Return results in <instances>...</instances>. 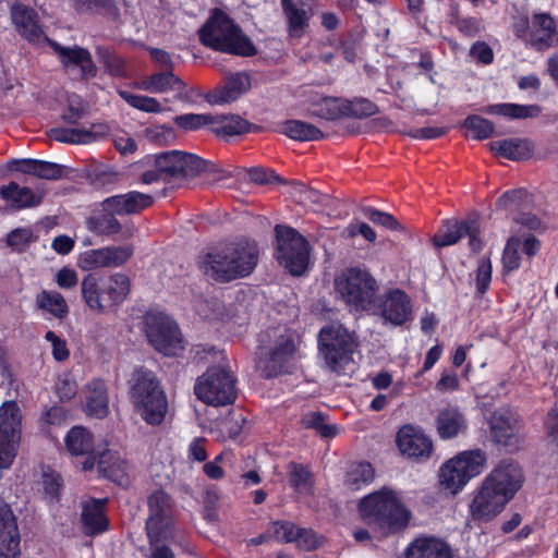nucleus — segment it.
<instances>
[{
  "instance_id": "de8ad7c7",
  "label": "nucleus",
  "mask_w": 558,
  "mask_h": 558,
  "mask_svg": "<svg viewBox=\"0 0 558 558\" xmlns=\"http://www.w3.org/2000/svg\"><path fill=\"white\" fill-rule=\"evenodd\" d=\"M119 95L130 106L138 110L154 113L161 111V105L156 98L142 95H134L126 90H119Z\"/></svg>"
},
{
  "instance_id": "58836bf2",
  "label": "nucleus",
  "mask_w": 558,
  "mask_h": 558,
  "mask_svg": "<svg viewBox=\"0 0 558 558\" xmlns=\"http://www.w3.org/2000/svg\"><path fill=\"white\" fill-rule=\"evenodd\" d=\"M35 302L37 308L48 312L57 318H63L69 313L64 298L56 291H41L36 295Z\"/></svg>"
},
{
  "instance_id": "f3484780",
  "label": "nucleus",
  "mask_w": 558,
  "mask_h": 558,
  "mask_svg": "<svg viewBox=\"0 0 558 558\" xmlns=\"http://www.w3.org/2000/svg\"><path fill=\"white\" fill-rule=\"evenodd\" d=\"M149 517L146 531L150 542H158L170 535L172 501L163 490H156L148 498Z\"/></svg>"
},
{
  "instance_id": "20e7f679",
  "label": "nucleus",
  "mask_w": 558,
  "mask_h": 558,
  "mask_svg": "<svg viewBox=\"0 0 558 558\" xmlns=\"http://www.w3.org/2000/svg\"><path fill=\"white\" fill-rule=\"evenodd\" d=\"M293 333L286 327H272L259 335L256 367L265 378L289 371L295 354Z\"/></svg>"
},
{
  "instance_id": "6e6d98bb",
  "label": "nucleus",
  "mask_w": 558,
  "mask_h": 558,
  "mask_svg": "<svg viewBox=\"0 0 558 558\" xmlns=\"http://www.w3.org/2000/svg\"><path fill=\"white\" fill-rule=\"evenodd\" d=\"M129 215H135L150 207L154 204V197L141 192H129L125 194Z\"/></svg>"
},
{
  "instance_id": "3c124183",
  "label": "nucleus",
  "mask_w": 558,
  "mask_h": 558,
  "mask_svg": "<svg viewBox=\"0 0 558 558\" xmlns=\"http://www.w3.org/2000/svg\"><path fill=\"white\" fill-rule=\"evenodd\" d=\"M290 483L299 492H310L313 486L312 474L310 471L298 463H290Z\"/></svg>"
},
{
  "instance_id": "5701e85b",
  "label": "nucleus",
  "mask_w": 558,
  "mask_h": 558,
  "mask_svg": "<svg viewBox=\"0 0 558 558\" xmlns=\"http://www.w3.org/2000/svg\"><path fill=\"white\" fill-rule=\"evenodd\" d=\"M20 534L10 507L0 499V558H14L19 555Z\"/></svg>"
},
{
  "instance_id": "9b49d317",
  "label": "nucleus",
  "mask_w": 558,
  "mask_h": 558,
  "mask_svg": "<svg viewBox=\"0 0 558 558\" xmlns=\"http://www.w3.org/2000/svg\"><path fill=\"white\" fill-rule=\"evenodd\" d=\"M485 464L486 454L481 449L463 451L441 466L439 482L450 492L457 493L472 477L481 474Z\"/></svg>"
},
{
  "instance_id": "a19ab883",
  "label": "nucleus",
  "mask_w": 558,
  "mask_h": 558,
  "mask_svg": "<svg viewBox=\"0 0 558 558\" xmlns=\"http://www.w3.org/2000/svg\"><path fill=\"white\" fill-rule=\"evenodd\" d=\"M374 477V470L368 462L353 463L349 468L344 478V485L357 490L363 484L369 483Z\"/></svg>"
},
{
  "instance_id": "69168bd1",
  "label": "nucleus",
  "mask_w": 558,
  "mask_h": 558,
  "mask_svg": "<svg viewBox=\"0 0 558 558\" xmlns=\"http://www.w3.org/2000/svg\"><path fill=\"white\" fill-rule=\"evenodd\" d=\"M558 44V32H533L531 36V46L538 51L547 50Z\"/></svg>"
},
{
  "instance_id": "603ef678",
  "label": "nucleus",
  "mask_w": 558,
  "mask_h": 558,
  "mask_svg": "<svg viewBox=\"0 0 558 558\" xmlns=\"http://www.w3.org/2000/svg\"><path fill=\"white\" fill-rule=\"evenodd\" d=\"M35 239L31 229L17 228L7 235V244L15 252H24Z\"/></svg>"
},
{
  "instance_id": "4d7b16f0",
  "label": "nucleus",
  "mask_w": 558,
  "mask_h": 558,
  "mask_svg": "<svg viewBox=\"0 0 558 558\" xmlns=\"http://www.w3.org/2000/svg\"><path fill=\"white\" fill-rule=\"evenodd\" d=\"M481 111L487 114H499L511 119L523 118V106L515 104L492 105L482 108Z\"/></svg>"
},
{
  "instance_id": "7ed1b4c3",
  "label": "nucleus",
  "mask_w": 558,
  "mask_h": 558,
  "mask_svg": "<svg viewBox=\"0 0 558 558\" xmlns=\"http://www.w3.org/2000/svg\"><path fill=\"white\" fill-rule=\"evenodd\" d=\"M359 511L363 521L386 534L403 531L412 517L398 494L386 487L364 497Z\"/></svg>"
},
{
  "instance_id": "a18cd8bd",
  "label": "nucleus",
  "mask_w": 558,
  "mask_h": 558,
  "mask_svg": "<svg viewBox=\"0 0 558 558\" xmlns=\"http://www.w3.org/2000/svg\"><path fill=\"white\" fill-rule=\"evenodd\" d=\"M97 54L99 62L104 64L106 71L112 76H125V62L124 60L111 52L108 48L97 47Z\"/></svg>"
},
{
  "instance_id": "ddd939ff",
  "label": "nucleus",
  "mask_w": 558,
  "mask_h": 558,
  "mask_svg": "<svg viewBox=\"0 0 558 558\" xmlns=\"http://www.w3.org/2000/svg\"><path fill=\"white\" fill-rule=\"evenodd\" d=\"M145 332L150 344L165 355H177L183 349L178 325L165 314L148 313Z\"/></svg>"
},
{
  "instance_id": "7c9ffc66",
  "label": "nucleus",
  "mask_w": 558,
  "mask_h": 558,
  "mask_svg": "<svg viewBox=\"0 0 558 558\" xmlns=\"http://www.w3.org/2000/svg\"><path fill=\"white\" fill-rule=\"evenodd\" d=\"M234 254V266L241 272V278L248 276L256 267L259 257V250L254 241L232 242Z\"/></svg>"
},
{
  "instance_id": "37998d69",
  "label": "nucleus",
  "mask_w": 558,
  "mask_h": 558,
  "mask_svg": "<svg viewBox=\"0 0 558 558\" xmlns=\"http://www.w3.org/2000/svg\"><path fill=\"white\" fill-rule=\"evenodd\" d=\"M49 137L60 143L84 144L94 140L90 131L85 129H52Z\"/></svg>"
},
{
  "instance_id": "c756f323",
  "label": "nucleus",
  "mask_w": 558,
  "mask_h": 558,
  "mask_svg": "<svg viewBox=\"0 0 558 558\" xmlns=\"http://www.w3.org/2000/svg\"><path fill=\"white\" fill-rule=\"evenodd\" d=\"M0 196L15 209L37 206L43 198L41 195L35 194L29 187H22L16 182L2 185L0 187Z\"/></svg>"
},
{
  "instance_id": "dca6fc26",
  "label": "nucleus",
  "mask_w": 558,
  "mask_h": 558,
  "mask_svg": "<svg viewBox=\"0 0 558 558\" xmlns=\"http://www.w3.org/2000/svg\"><path fill=\"white\" fill-rule=\"evenodd\" d=\"M373 314L393 326L403 325L412 314L411 300L400 289H390L374 301Z\"/></svg>"
},
{
  "instance_id": "f03ea898",
  "label": "nucleus",
  "mask_w": 558,
  "mask_h": 558,
  "mask_svg": "<svg viewBox=\"0 0 558 558\" xmlns=\"http://www.w3.org/2000/svg\"><path fill=\"white\" fill-rule=\"evenodd\" d=\"M201 43L214 50L252 57L257 53L252 40L241 27L220 9H214L206 23L198 31Z\"/></svg>"
},
{
  "instance_id": "4be33fe9",
  "label": "nucleus",
  "mask_w": 558,
  "mask_h": 558,
  "mask_svg": "<svg viewBox=\"0 0 558 558\" xmlns=\"http://www.w3.org/2000/svg\"><path fill=\"white\" fill-rule=\"evenodd\" d=\"M50 44L61 58L62 64L69 72L76 70L82 80L94 77L96 75L97 68L93 62L88 50L81 47L65 48L57 43Z\"/></svg>"
},
{
  "instance_id": "9d476101",
  "label": "nucleus",
  "mask_w": 558,
  "mask_h": 558,
  "mask_svg": "<svg viewBox=\"0 0 558 558\" xmlns=\"http://www.w3.org/2000/svg\"><path fill=\"white\" fill-rule=\"evenodd\" d=\"M277 251L276 257L280 265L294 276H301L310 262V247L306 239L290 227H275Z\"/></svg>"
},
{
  "instance_id": "c85d7f7f",
  "label": "nucleus",
  "mask_w": 558,
  "mask_h": 558,
  "mask_svg": "<svg viewBox=\"0 0 558 558\" xmlns=\"http://www.w3.org/2000/svg\"><path fill=\"white\" fill-rule=\"evenodd\" d=\"M108 392L102 380H93L85 391V411L88 415L104 418L109 413Z\"/></svg>"
},
{
  "instance_id": "e433bc0d",
  "label": "nucleus",
  "mask_w": 558,
  "mask_h": 558,
  "mask_svg": "<svg viewBox=\"0 0 558 558\" xmlns=\"http://www.w3.org/2000/svg\"><path fill=\"white\" fill-rule=\"evenodd\" d=\"M65 447L72 456H85L94 452L92 434L82 426H74L65 437Z\"/></svg>"
},
{
  "instance_id": "a211bd4d",
  "label": "nucleus",
  "mask_w": 558,
  "mask_h": 558,
  "mask_svg": "<svg viewBox=\"0 0 558 558\" xmlns=\"http://www.w3.org/2000/svg\"><path fill=\"white\" fill-rule=\"evenodd\" d=\"M490 434L495 442L506 451H518L520 439L517 435V418L508 410H499L492 414L489 421Z\"/></svg>"
},
{
  "instance_id": "2f4dec72",
  "label": "nucleus",
  "mask_w": 558,
  "mask_h": 558,
  "mask_svg": "<svg viewBox=\"0 0 558 558\" xmlns=\"http://www.w3.org/2000/svg\"><path fill=\"white\" fill-rule=\"evenodd\" d=\"M250 123L240 116L211 114L209 130L218 137H230L245 133Z\"/></svg>"
},
{
  "instance_id": "5fc2aeb1",
  "label": "nucleus",
  "mask_w": 558,
  "mask_h": 558,
  "mask_svg": "<svg viewBox=\"0 0 558 558\" xmlns=\"http://www.w3.org/2000/svg\"><path fill=\"white\" fill-rule=\"evenodd\" d=\"M62 486L63 481L59 473L54 471H46L43 473L44 493L48 499L58 501Z\"/></svg>"
},
{
  "instance_id": "0e129e2a",
  "label": "nucleus",
  "mask_w": 558,
  "mask_h": 558,
  "mask_svg": "<svg viewBox=\"0 0 558 558\" xmlns=\"http://www.w3.org/2000/svg\"><path fill=\"white\" fill-rule=\"evenodd\" d=\"M19 439L0 438V469H8L16 454L15 445Z\"/></svg>"
},
{
  "instance_id": "aec40b11",
  "label": "nucleus",
  "mask_w": 558,
  "mask_h": 558,
  "mask_svg": "<svg viewBox=\"0 0 558 558\" xmlns=\"http://www.w3.org/2000/svg\"><path fill=\"white\" fill-rule=\"evenodd\" d=\"M132 255L133 247L131 245L108 246L85 252L81 257V262L85 269L119 267L126 263Z\"/></svg>"
},
{
  "instance_id": "473e14b6",
  "label": "nucleus",
  "mask_w": 558,
  "mask_h": 558,
  "mask_svg": "<svg viewBox=\"0 0 558 558\" xmlns=\"http://www.w3.org/2000/svg\"><path fill=\"white\" fill-rule=\"evenodd\" d=\"M106 499H93L85 504L82 512L86 534H97L104 532L108 526V521L104 513Z\"/></svg>"
},
{
  "instance_id": "4c0bfd02",
  "label": "nucleus",
  "mask_w": 558,
  "mask_h": 558,
  "mask_svg": "<svg viewBox=\"0 0 558 558\" xmlns=\"http://www.w3.org/2000/svg\"><path fill=\"white\" fill-rule=\"evenodd\" d=\"M85 172L86 179L96 187L116 184L121 179V174L112 167L96 161L90 162Z\"/></svg>"
},
{
  "instance_id": "c03bdc74",
  "label": "nucleus",
  "mask_w": 558,
  "mask_h": 558,
  "mask_svg": "<svg viewBox=\"0 0 558 558\" xmlns=\"http://www.w3.org/2000/svg\"><path fill=\"white\" fill-rule=\"evenodd\" d=\"M523 242L521 238L514 235L508 239L502 254V265L506 272L518 269L521 264V252Z\"/></svg>"
},
{
  "instance_id": "6ab92c4d",
  "label": "nucleus",
  "mask_w": 558,
  "mask_h": 558,
  "mask_svg": "<svg viewBox=\"0 0 558 558\" xmlns=\"http://www.w3.org/2000/svg\"><path fill=\"white\" fill-rule=\"evenodd\" d=\"M250 88V75L245 72H238L228 75L220 87L208 92L204 95V98L210 105L231 104Z\"/></svg>"
},
{
  "instance_id": "f704fd0d",
  "label": "nucleus",
  "mask_w": 558,
  "mask_h": 558,
  "mask_svg": "<svg viewBox=\"0 0 558 558\" xmlns=\"http://www.w3.org/2000/svg\"><path fill=\"white\" fill-rule=\"evenodd\" d=\"M21 414L17 404L13 401L4 402L0 407V438H20Z\"/></svg>"
},
{
  "instance_id": "423d86ee",
  "label": "nucleus",
  "mask_w": 558,
  "mask_h": 558,
  "mask_svg": "<svg viewBox=\"0 0 558 558\" xmlns=\"http://www.w3.org/2000/svg\"><path fill=\"white\" fill-rule=\"evenodd\" d=\"M155 168L145 171L141 181L150 184L157 181L173 182L177 180H190L206 170L207 162L193 155L181 150L163 151L155 156Z\"/></svg>"
},
{
  "instance_id": "8fccbe9b",
  "label": "nucleus",
  "mask_w": 558,
  "mask_h": 558,
  "mask_svg": "<svg viewBox=\"0 0 558 558\" xmlns=\"http://www.w3.org/2000/svg\"><path fill=\"white\" fill-rule=\"evenodd\" d=\"M173 122L177 126L184 131H195L203 126L210 128L211 114L186 113L174 117Z\"/></svg>"
},
{
  "instance_id": "338daca9",
  "label": "nucleus",
  "mask_w": 558,
  "mask_h": 558,
  "mask_svg": "<svg viewBox=\"0 0 558 558\" xmlns=\"http://www.w3.org/2000/svg\"><path fill=\"white\" fill-rule=\"evenodd\" d=\"M36 177L45 180H58L62 177V166L54 162L38 160Z\"/></svg>"
},
{
  "instance_id": "cd10ccee",
  "label": "nucleus",
  "mask_w": 558,
  "mask_h": 558,
  "mask_svg": "<svg viewBox=\"0 0 558 558\" xmlns=\"http://www.w3.org/2000/svg\"><path fill=\"white\" fill-rule=\"evenodd\" d=\"M404 558H452L449 546L434 537L414 539L407 548Z\"/></svg>"
},
{
  "instance_id": "774afa93",
  "label": "nucleus",
  "mask_w": 558,
  "mask_h": 558,
  "mask_svg": "<svg viewBox=\"0 0 558 558\" xmlns=\"http://www.w3.org/2000/svg\"><path fill=\"white\" fill-rule=\"evenodd\" d=\"M544 427L549 441L555 445L558 450V409L553 408L548 411Z\"/></svg>"
},
{
  "instance_id": "1a4fd4ad",
  "label": "nucleus",
  "mask_w": 558,
  "mask_h": 558,
  "mask_svg": "<svg viewBox=\"0 0 558 558\" xmlns=\"http://www.w3.org/2000/svg\"><path fill=\"white\" fill-rule=\"evenodd\" d=\"M318 342L326 365L336 373H339L352 361V354L357 348L354 336L341 325L323 328Z\"/></svg>"
},
{
  "instance_id": "ea45409f",
  "label": "nucleus",
  "mask_w": 558,
  "mask_h": 558,
  "mask_svg": "<svg viewBox=\"0 0 558 558\" xmlns=\"http://www.w3.org/2000/svg\"><path fill=\"white\" fill-rule=\"evenodd\" d=\"M283 134L294 141H317L324 137V133L314 124L301 121L290 120L283 124Z\"/></svg>"
},
{
  "instance_id": "4468645a",
  "label": "nucleus",
  "mask_w": 558,
  "mask_h": 558,
  "mask_svg": "<svg viewBox=\"0 0 558 558\" xmlns=\"http://www.w3.org/2000/svg\"><path fill=\"white\" fill-rule=\"evenodd\" d=\"M235 248L232 243L217 246L199 256L198 266L203 272L216 281L229 282L241 278L234 266Z\"/></svg>"
},
{
  "instance_id": "49530a36",
  "label": "nucleus",
  "mask_w": 558,
  "mask_h": 558,
  "mask_svg": "<svg viewBox=\"0 0 558 558\" xmlns=\"http://www.w3.org/2000/svg\"><path fill=\"white\" fill-rule=\"evenodd\" d=\"M489 148L497 156L510 159L519 160L522 156L521 140L508 138L502 141L492 142Z\"/></svg>"
},
{
  "instance_id": "79ce46f5",
  "label": "nucleus",
  "mask_w": 558,
  "mask_h": 558,
  "mask_svg": "<svg viewBox=\"0 0 558 558\" xmlns=\"http://www.w3.org/2000/svg\"><path fill=\"white\" fill-rule=\"evenodd\" d=\"M474 140H486L494 133V123L481 116L471 114L461 124Z\"/></svg>"
},
{
  "instance_id": "72a5a7b5",
  "label": "nucleus",
  "mask_w": 558,
  "mask_h": 558,
  "mask_svg": "<svg viewBox=\"0 0 558 558\" xmlns=\"http://www.w3.org/2000/svg\"><path fill=\"white\" fill-rule=\"evenodd\" d=\"M437 432L442 439L456 437L465 428L463 415L456 408H446L439 411L437 418Z\"/></svg>"
},
{
  "instance_id": "39448f33",
  "label": "nucleus",
  "mask_w": 558,
  "mask_h": 558,
  "mask_svg": "<svg viewBox=\"0 0 558 558\" xmlns=\"http://www.w3.org/2000/svg\"><path fill=\"white\" fill-rule=\"evenodd\" d=\"M131 400L135 411L148 424H160L167 413L168 402L156 375L144 367L134 371L131 378Z\"/></svg>"
},
{
  "instance_id": "6e6552de",
  "label": "nucleus",
  "mask_w": 558,
  "mask_h": 558,
  "mask_svg": "<svg viewBox=\"0 0 558 558\" xmlns=\"http://www.w3.org/2000/svg\"><path fill=\"white\" fill-rule=\"evenodd\" d=\"M335 288L342 300L356 311H371L379 289L373 275L360 267L344 269L336 277Z\"/></svg>"
},
{
  "instance_id": "b1692460",
  "label": "nucleus",
  "mask_w": 558,
  "mask_h": 558,
  "mask_svg": "<svg viewBox=\"0 0 558 558\" xmlns=\"http://www.w3.org/2000/svg\"><path fill=\"white\" fill-rule=\"evenodd\" d=\"M12 21L20 32L29 43L49 41L39 25L38 15L32 8L16 3L11 9Z\"/></svg>"
},
{
  "instance_id": "13d9d810",
  "label": "nucleus",
  "mask_w": 558,
  "mask_h": 558,
  "mask_svg": "<svg viewBox=\"0 0 558 558\" xmlns=\"http://www.w3.org/2000/svg\"><path fill=\"white\" fill-rule=\"evenodd\" d=\"M492 279V263L488 257H483L477 265L476 270V289L480 295H483Z\"/></svg>"
},
{
  "instance_id": "680f3d73",
  "label": "nucleus",
  "mask_w": 558,
  "mask_h": 558,
  "mask_svg": "<svg viewBox=\"0 0 558 558\" xmlns=\"http://www.w3.org/2000/svg\"><path fill=\"white\" fill-rule=\"evenodd\" d=\"M100 207L104 211L112 213L114 217L116 215H129L125 194L114 195L104 199L100 203Z\"/></svg>"
},
{
  "instance_id": "f257e3e1",
  "label": "nucleus",
  "mask_w": 558,
  "mask_h": 558,
  "mask_svg": "<svg viewBox=\"0 0 558 558\" xmlns=\"http://www.w3.org/2000/svg\"><path fill=\"white\" fill-rule=\"evenodd\" d=\"M521 470L518 463L504 460L484 480L470 505L475 520L489 521L505 508L520 488Z\"/></svg>"
},
{
  "instance_id": "052dcab7",
  "label": "nucleus",
  "mask_w": 558,
  "mask_h": 558,
  "mask_svg": "<svg viewBox=\"0 0 558 558\" xmlns=\"http://www.w3.org/2000/svg\"><path fill=\"white\" fill-rule=\"evenodd\" d=\"M523 204V191L521 189L506 192L498 199V206L512 214L520 210Z\"/></svg>"
},
{
  "instance_id": "bf43d9fd",
  "label": "nucleus",
  "mask_w": 558,
  "mask_h": 558,
  "mask_svg": "<svg viewBox=\"0 0 558 558\" xmlns=\"http://www.w3.org/2000/svg\"><path fill=\"white\" fill-rule=\"evenodd\" d=\"M368 219L377 225H380L387 229L403 231V226L390 214L384 213L377 209H369L367 211Z\"/></svg>"
},
{
  "instance_id": "f8f14e48",
  "label": "nucleus",
  "mask_w": 558,
  "mask_h": 558,
  "mask_svg": "<svg viewBox=\"0 0 558 558\" xmlns=\"http://www.w3.org/2000/svg\"><path fill=\"white\" fill-rule=\"evenodd\" d=\"M194 392L203 402L211 405H227L234 402L238 391L233 374L221 367L208 368L197 378Z\"/></svg>"
},
{
  "instance_id": "864d4df0",
  "label": "nucleus",
  "mask_w": 558,
  "mask_h": 558,
  "mask_svg": "<svg viewBox=\"0 0 558 558\" xmlns=\"http://www.w3.org/2000/svg\"><path fill=\"white\" fill-rule=\"evenodd\" d=\"M302 423L307 428H313L325 438L336 435V427L325 423L324 415L319 412H311L303 416Z\"/></svg>"
},
{
  "instance_id": "c9c22d12",
  "label": "nucleus",
  "mask_w": 558,
  "mask_h": 558,
  "mask_svg": "<svg viewBox=\"0 0 558 558\" xmlns=\"http://www.w3.org/2000/svg\"><path fill=\"white\" fill-rule=\"evenodd\" d=\"M86 227L97 235H114L122 231V225L112 213L99 210L86 219Z\"/></svg>"
},
{
  "instance_id": "393cba45",
  "label": "nucleus",
  "mask_w": 558,
  "mask_h": 558,
  "mask_svg": "<svg viewBox=\"0 0 558 558\" xmlns=\"http://www.w3.org/2000/svg\"><path fill=\"white\" fill-rule=\"evenodd\" d=\"M397 445L403 454L412 458H429L433 442L410 425L403 426L397 434Z\"/></svg>"
},
{
  "instance_id": "bb28decb",
  "label": "nucleus",
  "mask_w": 558,
  "mask_h": 558,
  "mask_svg": "<svg viewBox=\"0 0 558 558\" xmlns=\"http://www.w3.org/2000/svg\"><path fill=\"white\" fill-rule=\"evenodd\" d=\"M98 470L105 477L121 487H128L131 483L126 462L110 450L99 454Z\"/></svg>"
},
{
  "instance_id": "e2e57ef3",
  "label": "nucleus",
  "mask_w": 558,
  "mask_h": 558,
  "mask_svg": "<svg viewBox=\"0 0 558 558\" xmlns=\"http://www.w3.org/2000/svg\"><path fill=\"white\" fill-rule=\"evenodd\" d=\"M274 536L284 543H291L295 541L298 526L289 521L274 522Z\"/></svg>"
},
{
  "instance_id": "09e8293b",
  "label": "nucleus",
  "mask_w": 558,
  "mask_h": 558,
  "mask_svg": "<svg viewBox=\"0 0 558 558\" xmlns=\"http://www.w3.org/2000/svg\"><path fill=\"white\" fill-rule=\"evenodd\" d=\"M464 231H468L466 220L456 222L451 227H448L446 233L435 234L432 239L433 244L437 248L453 245L464 236Z\"/></svg>"
},
{
  "instance_id": "0eeeda50",
  "label": "nucleus",
  "mask_w": 558,
  "mask_h": 558,
  "mask_svg": "<svg viewBox=\"0 0 558 558\" xmlns=\"http://www.w3.org/2000/svg\"><path fill=\"white\" fill-rule=\"evenodd\" d=\"M131 291L130 278L124 274H114L106 280L94 275L82 281V295L87 306L97 313H105L119 306Z\"/></svg>"
},
{
  "instance_id": "a878e982",
  "label": "nucleus",
  "mask_w": 558,
  "mask_h": 558,
  "mask_svg": "<svg viewBox=\"0 0 558 558\" xmlns=\"http://www.w3.org/2000/svg\"><path fill=\"white\" fill-rule=\"evenodd\" d=\"M138 87L153 93L175 92L178 98L187 100V96L184 95L185 83L172 70H161L146 77Z\"/></svg>"
},
{
  "instance_id": "412c9836",
  "label": "nucleus",
  "mask_w": 558,
  "mask_h": 558,
  "mask_svg": "<svg viewBox=\"0 0 558 558\" xmlns=\"http://www.w3.org/2000/svg\"><path fill=\"white\" fill-rule=\"evenodd\" d=\"M290 37H302L310 26L313 8L310 0H281Z\"/></svg>"
},
{
  "instance_id": "2eb2a0df",
  "label": "nucleus",
  "mask_w": 558,
  "mask_h": 558,
  "mask_svg": "<svg viewBox=\"0 0 558 558\" xmlns=\"http://www.w3.org/2000/svg\"><path fill=\"white\" fill-rule=\"evenodd\" d=\"M378 112V107L367 98L323 99L315 109V114L326 120L340 117L365 119Z\"/></svg>"
}]
</instances>
